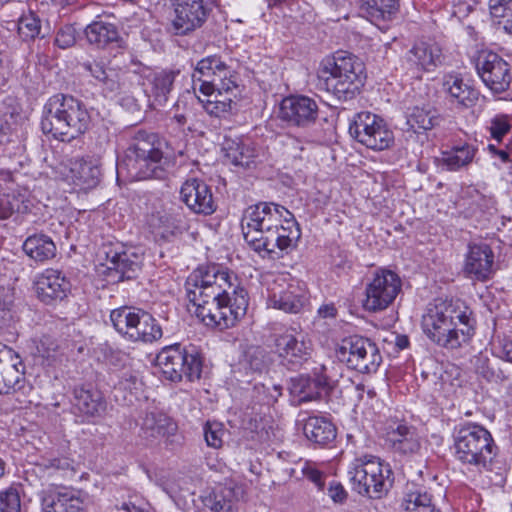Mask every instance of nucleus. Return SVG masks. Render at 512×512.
I'll return each mask as SVG.
<instances>
[{"label":"nucleus","mask_w":512,"mask_h":512,"mask_svg":"<svg viewBox=\"0 0 512 512\" xmlns=\"http://www.w3.org/2000/svg\"><path fill=\"white\" fill-rule=\"evenodd\" d=\"M245 241L257 253L279 258L296 247L301 231L294 215L284 206L260 202L249 206L242 217Z\"/></svg>","instance_id":"nucleus-1"},{"label":"nucleus","mask_w":512,"mask_h":512,"mask_svg":"<svg viewBox=\"0 0 512 512\" xmlns=\"http://www.w3.org/2000/svg\"><path fill=\"white\" fill-rule=\"evenodd\" d=\"M421 326L432 342L445 349L454 350L471 340L475 320L464 301L439 299L427 306Z\"/></svg>","instance_id":"nucleus-2"},{"label":"nucleus","mask_w":512,"mask_h":512,"mask_svg":"<svg viewBox=\"0 0 512 512\" xmlns=\"http://www.w3.org/2000/svg\"><path fill=\"white\" fill-rule=\"evenodd\" d=\"M188 300L200 298L228 301L241 297L249 303L248 292L235 272L221 264L199 265L185 282Z\"/></svg>","instance_id":"nucleus-3"},{"label":"nucleus","mask_w":512,"mask_h":512,"mask_svg":"<svg viewBox=\"0 0 512 512\" xmlns=\"http://www.w3.org/2000/svg\"><path fill=\"white\" fill-rule=\"evenodd\" d=\"M320 87L339 100L355 97L366 78L363 62L345 51L324 57L317 70Z\"/></svg>","instance_id":"nucleus-4"},{"label":"nucleus","mask_w":512,"mask_h":512,"mask_svg":"<svg viewBox=\"0 0 512 512\" xmlns=\"http://www.w3.org/2000/svg\"><path fill=\"white\" fill-rule=\"evenodd\" d=\"M90 115L82 101L71 95L51 96L43 108L41 129L61 141H71L89 127Z\"/></svg>","instance_id":"nucleus-5"},{"label":"nucleus","mask_w":512,"mask_h":512,"mask_svg":"<svg viewBox=\"0 0 512 512\" xmlns=\"http://www.w3.org/2000/svg\"><path fill=\"white\" fill-rule=\"evenodd\" d=\"M170 164L157 135L138 131L125 150L118 168L126 169L128 176L134 180L164 179Z\"/></svg>","instance_id":"nucleus-6"},{"label":"nucleus","mask_w":512,"mask_h":512,"mask_svg":"<svg viewBox=\"0 0 512 512\" xmlns=\"http://www.w3.org/2000/svg\"><path fill=\"white\" fill-rule=\"evenodd\" d=\"M452 436L457 461L480 472L492 470L498 448L484 426L472 422L459 424L455 426Z\"/></svg>","instance_id":"nucleus-7"},{"label":"nucleus","mask_w":512,"mask_h":512,"mask_svg":"<svg viewBox=\"0 0 512 512\" xmlns=\"http://www.w3.org/2000/svg\"><path fill=\"white\" fill-rule=\"evenodd\" d=\"M348 475L353 489L362 496L380 499L393 484V471L388 463L371 454L356 457Z\"/></svg>","instance_id":"nucleus-8"},{"label":"nucleus","mask_w":512,"mask_h":512,"mask_svg":"<svg viewBox=\"0 0 512 512\" xmlns=\"http://www.w3.org/2000/svg\"><path fill=\"white\" fill-rule=\"evenodd\" d=\"M156 365L166 380L180 382L186 378L192 382L200 379L203 363L195 347L177 343L161 349L156 357Z\"/></svg>","instance_id":"nucleus-9"},{"label":"nucleus","mask_w":512,"mask_h":512,"mask_svg":"<svg viewBox=\"0 0 512 512\" xmlns=\"http://www.w3.org/2000/svg\"><path fill=\"white\" fill-rule=\"evenodd\" d=\"M188 300L195 316L207 327L220 331L234 327L246 314L249 303L241 297L221 299Z\"/></svg>","instance_id":"nucleus-10"},{"label":"nucleus","mask_w":512,"mask_h":512,"mask_svg":"<svg viewBox=\"0 0 512 512\" xmlns=\"http://www.w3.org/2000/svg\"><path fill=\"white\" fill-rule=\"evenodd\" d=\"M349 134L360 144L375 151L386 150L394 142L393 132L386 122L368 111L359 112L353 117Z\"/></svg>","instance_id":"nucleus-11"},{"label":"nucleus","mask_w":512,"mask_h":512,"mask_svg":"<svg viewBox=\"0 0 512 512\" xmlns=\"http://www.w3.org/2000/svg\"><path fill=\"white\" fill-rule=\"evenodd\" d=\"M337 357L349 368L367 374L375 373L382 362L377 345L370 339L361 336L344 339L337 349Z\"/></svg>","instance_id":"nucleus-12"},{"label":"nucleus","mask_w":512,"mask_h":512,"mask_svg":"<svg viewBox=\"0 0 512 512\" xmlns=\"http://www.w3.org/2000/svg\"><path fill=\"white\" fill-rule=\"evenodd\" d=\"M213 0H170V27L175 35H188L201 28L213 11Z\"/></svg>","instance_id":"nucleus-13"},{"label":"nucleus","mask_w":512,"mask_h":512,"mask_svg":"<svg viewBox=\"0 0 512 512\" xmlns=\"http://www.w3.org/2000/svg\"><path fill=\"white\" fill-rule=\"evenodd\" d=\"M268 306L299 313L309 300L306 285L286 275H277L267 287Z\"/></svg>","instance_id":"nucleus-14"},{"label":"nucleus","mask_w":512,"mask_h":512,"mask_svg":"<svg viewBox=\"0 0 512 512\" xmlns=\"http://www.w3.org/2000/svg\"><path fill=\"white\" fill-rule=\"evenodd\" d=\"M402 282L400 277L388 269L377 270L365 287L364 308L369 312L382 311L388 308L400 293Z\"/></svg>","instance_id":"nucleus-15"},{"label":"nucleus","mask_w":512,"mask_h":512,"mask_svg":"<svg viewBox=\"0 0 512 512\" xmlns=\"http://www.w3.org/2000/svg\"><path fill=\"white\" fill-rule=\"evenodd\" d=\"M441 47L431 40L415 42L401 58V68L406 75L421 79L424 73L434 71L443 63Z\"/></svg>","instance_id":"nucleus-16"},{"label":"nucleus","mask_w":512,"mask_h":512,"mask_svg":"<svg viewBox=\"0 0 512 512\" xmlns=\"http://www.w3.org/2000/svg\"><path fill=\"white\" fill-rule=\"evenodd\" d=\"M192 77L194 90L198 83H216L217 87L225 91L238 87V73L217 54L199 60Z\"/></svg>","instance_id":"nucleus-17"},{"label":"nucleus","mask_w":512,"mask_h":512,"mask_svg":"<svg viewBox=\"0 0 512 512\" xmlns=\"http://www.w3.org/2000/svg\"><path fill=\"white\" fill-rule=\"evenodd\" d=\"M476 70L485 86L493 93H502L510 87V65L497 53L481 51L476 59Z\"/></svg>","instance_id":"nucleus-18"},{"label":"nucleus","mask_w":512,"mask_h":512,"mask_svg":"<svg viewBox=\"0 0 512 512\" xmlns=\"http://www.w3.org/2000/svg\"><path fill=\"white\" fill-rule=\"evenodd\" d=\"M275 349L283 365L289 369L300 368L312 354V342L307 335L285 331L275 338Z\"/></svg>","instance_id":"nucleus-19"},{"label":"nucleus","mask_w":512,"mask_h":512,"mask_svg":"<svg viewBox=\"0 0 512 512\" xmlns=\"http://www.w3.org/2000/svg\"><path fill=\"white\" fill-rule=\"evenodd\" d=\"M317 102L308 96L291 95L280 103L279 117L290 126L307 128L318 119Z\"/></svg>","instance_id":"nucleus-20"},{"label":"nucleus","mask_w":512,"mask_h":512,"mask_svg":"<svg viewBox=\"0 0 512 512\" xmlns=\"http://www.w3.org/2000/svg\"><path fill=\"white\" fill-rule=\"evenodd\" d=\"M385 441L394 454L409 458L418 455L422 446L418 429L406 421H395L389 424Z\"/></svg>","instance_id":"nucleus-21"},{"label":"nucleus","mask_w":512,"mask_h":512,"mask_svg":"<svg viewBox=\"0 0 512 512\" xmlns=\"http://www.w3.org/2000/svg\"><path fill=\"white\" fill-rule=\"evenodd\" d=\"M61 178L80 190H89L100 182V166L92 160L70 159L58 167Z\"/></svg>","instance_id":"nucleus-22"},{"label":"nucleus","mask_w":512,"mask_h":512,"mask_svg":"<svg viewBox=\"0 0 512 512\" xmlns=\"http://www.w3.org/2000/svg\"><path fill=\"white\" fill-rule=\"evenodd\" d=\"M104 255L108 276L117 281L133 279L141 269L142 259L134 253L128 251H119L112 246H104L100 255Z\"/></svg>","instance_id":"nucleus-23"},{"label":"nucleus","mask_w":512,"mask_h":512,"mask_svg":"<svg viewBox=\"0 0 512 512\" xmlns=\"http://www.w3.org/2000/svg\"><path fill=\"white\" fill-rule=\"evenodd\" d=\"M180 198L194 213L210 215L216 210L211 188L201 179L186 180L181 187Z\"/></svg>","instance_id":"nucleus-24"},{"label":"nucleus","mask_w":512,"mask_h":512,"mask_svg":"<svg viewBox=\"0 0 512 512\" xmlns=\"http://www.w3.org/2000/svg\"><path fill=\"white\" fill-rule=\"evenodd\" d=\"M198 89L203 98H197L209 115L221 118L231 113L235 104L233 101V91L235 89L225 91L217 87L216 83H211V85L202 83Z\"/></svg>","instance_id":"nucleus-25"},{"label":"nucleus","mask_w":512,"mask_h":512,"mask_svg":"<svg viewBox=\"0 0 512 512\" xmlns=\"http://www.w3.org/2000/svg\"><path fill=\"white\" fill-rule=\"evenodd\" d=\"M38 298L45 304L63 300L70 291V282L58 270L46 269L35 281Z\"/></svg>","instance_id":"nucleus-26"},{"label":"nucleus","mask_w":512,"mask_h":512,"mask_svg":"<svg viewBox=\"0 0 512 512\" xmlns=\"http://www.w3.org/2000/svg\"><path fill=\"white\" fill-rule=\"evenodd\" d=\"M493 261L494 254L488 245H470L464 269L470 277L484 281L492 273Z\"/></svg>","instance_id":"nucleus-27"},{"label":"nucleus","mask_w":512,"mask_h":512,"mask_svg":"<svg viewBox=\"0 0 512 512\" xmlns=\"http://www.w3.org/2000/svg\"><path fill=\"white\" fill-rule=\"evenodd\" d=\"M477 150L473 144H457L442 151L436 158V163L442 170L456 172L467 168L473 162Z\"/></svg>","instance_id":"nucleus-28"},{"label":"nucleus","mask_w":512,"mask_h":512,"mask_svg":"<svg viewBox=\"0 0 512 512\" xmlns=\"http://www.w3.org/2000/svg\"><path fill=\"white\" fill-rule=\"evenodd\" d=\"M222 150L228 162L242 167H248L258 155L256 145L249 138H225Z\"/></svg>","instance_id":"nucleus-29"},{"label":"nucleus","mask_w":512,"mask_h":512,"mask_svg":"<svg viewBox=\"0 0 512 512\" xmlns=\"http://www.w3.org/2000/svg\"><path fill=\"white\" fill-rule=\"evenodd\" d=\"M148 226L156 238L169 239L171 236L182 233L187 228L186 221L181 213L151 214L148 219Z\"/></svg>","instance_id":"nucleus-30"},{"label":"nucleus","mask_w":512,"mask_h":512,"mask_svg":"<svg viewBox=\"0 0 512 512\" xmlns=\"http://www.w3.org/2000/svg\"><path fill=\"white\" fill-rule=\"evenodd\" d=\"M76 409L87 417H101L106 412L107 403L97 389L77 388L74 391Z\"/></svg>","instance_id":"nucleus-31"},{"label":"nucleus","mask_w":512,"mask_h":512,"mask_svg":"<svg viewBox=\"0 0 512 512\" xmlns=\"http://www.w3.org/2000/svg\"><path fill=\"white\" fill-rule=\"evenodd\" d=\"M102 87L103 93L108 96L117 93L121 88L119 74L113 68L107 67L104 62L88 60L81 64Z\"/></svg>","instance_id":"nucleus-32"},{"label":"nucleus","mask_w":512,"mask_h":512,"mask_svg":"<svg viewBox=\"0 0 512 512\" xmlns=\"http://www.w3.org/2000/svg\"><path fill=\"white\" fill-rule=\"evenodd\" d=\"M178 72L162 70L155 72L148 78L146 92L153 99V104L162 106L168 100V95L173 89V84Z\"/></svg>","instance_id":"nucleus-33"},{"label":"nucleus","mask_w":512,"mask_h":512,"mask_svg":"<svg viewBox=\"0 0 512 512\" xmlns=\"http://www.w3.org/2000/svg\"><path fill=\"white\" fill-rule=\"evenodd\" d=\"M306 438L317 445H327L336 437V428L333 423L325 417L310 416L303 427Z\"/></svg>","instance_id":"nucleus-34"},{"label":"nucleus","mask_w":512,"mask_h":512,"mask_svg":"<svg viewBox=\"0 0 512 512\" xmlns=\"http://www.w3.org/2000/svg\"><path fill=\"white\" fill-rule=\"evenodd\" d=\"M443 89L451 99L465 107H470L478 100L479 93L458 75L448 74L443 78Z\"/></svg>","instance_id":"nucleus-35"},{"label":"nucleus","mask_w":512,"mask_h":512,"mask_svg":"<svg viewBox=\"0 0 512 512\" xmlns=\"http://www.w3.org/2000/svg\"><path fill=\"white\" fill-rule=\"evenodd\" d=\"M25 385V365L21 360L11 364H0V394L23 390Z\"/></svg>","instance_id":"nucleus-36"},{"label":"nucleus","mask_w":512,"mask_h":512,"mask_svg":"<svg viewBox=\"0 0 512 512\" xmlns=\"http://www.w3.org/2000/svg\"><path fill=\"white\" fill-rule=\"evenodd\" d=\"M407 125L415 133L427 131L441 122L438 111L430 105L414 106L407 111Z\"/></svg>","instance_id":"nucleus-37"},{"label":"nucleus","mask_w":512,"mask_h":512,"mask_svg":"<svg viewBox=\"0 0 512 512\" xmlns=\"http://www.w3.org/2000/svg\"><path fill=\"white\" fill-rule=\"evenodd\" d=\"M33 201L28 190L23 189L0 197V219L10 218L14 213L26 214L31 211Z\"/></svg>","instance_id":"nucleus-38"},{"label":"nucleus","mask_w":512,"mask_h":512,"mask_svg":"<svg viewBox=\"0 0 512 512\" xmlns=\"http://www.w3.org/2000/svg\"><path fill=\"white\" fill-rule=\"evenodd\" d=\"M23 251L31 259L37 262H44L55 256L56 246L49 236L34 234L24 241Z\"/></svg>","instance_id":"nucleus-39"},{"label":"nucleus","mask_w":512,"mask_h":512,"mask_svg":"<svg viewBox=\"0 0 512 512\" xmlns=\"http://www.w3.org/2000/svg\"><path fill=\"white\" fill-rule=\"evenodd\" d=\"M400 512H439L432 502V495L421 487L409 489L400 504Z\"/></svg>","instance_id":"nucleus-40"},{"label":"nucleus","mask_w":512,"mask_h":512,"mask_svg":"<svg viewBox=\"0 0 512 512\" xmlns=\"http://www.w3.org/2000/svg\"><path fill=\"white\" fill-rule=\"evenodd\" d=\"M88 42L98 48H105L117 43L120 39L119 32L114 24L102 21L93 22L85 29Z\"/></svg>","instance_id":"nucleus-41"},{"label":"nucleus","mask_w":512,"mask_h":512,"mask_svg":"<svg viewBox=\"0 0 512 512\" xmlns=\"http://www.w3.org/2000/svg\"><path fill=\"white\" fill-rule=\"evenodd\" d=\"M162 336L163 331L157 320L151 314L142 310L130 340L134 342L153 343L160 340Z\"/></svg>","instance_id":"nucleus-42"},{"label":"nucleus","mask_w":512,"mask_h":512,"mask_svg":"<svg viewBox=\"0 0 512 512\" xmlns=\"http://www.w3.org/2000/svg\"><path fill=\"white\" fill-rule=\"evenodd\" d=\"M141 312L140 308L122 306L111 311L110 320L115 330L130 340Z\"/></svg>","instance_id":"nucleus-43"},{"label":"nucleus","mask_w":512,"mask_h":512,"mask_svg":"<svg viewBox=\"0 0 512 512\" xmlns=\"http://www.w3.org/2000/svg\"><path fill=\"white\" fill-rule=\"evenodd\" d=\"M142 382L133 375L123 377L114 387L113 397L122 406H132L139 400Z\"/></svg>","instance_id":"nucleus-44"},{"label":"nucleus","mask_w":512,"mask_h":512,"mask_svg":"<svg viewBox=\"0 0 512 512\" xmlns=\"http://www.w3.org/2000/svg\"><path fill=\"white\" fill-rule=\"evenodd\" d=\"M290 393L299 402L315 401L325 396L310 374L293 378L290 384Z\"/></svg>","instance_id":"nucleus-45"},{"label":"nucleus","mask_w":512,"mask_h":512,"mask_svg":"<svg viewBox=\"0 0 512 512\" xmlns=\"http://www.w3.org/2000/svg\"><path fill=\"white\" fill-rule=\"evenodd\" d=\"M175 429V424L163 413L149 412L142 419L141 431L146 438L165 436Z\"/></svg>","instance_id":"nucleus-46"},{"label":"nucleus","mask_w":512,"mask_h":512,"mask_svg":"<svg viewBox=\"0 0 512 512\" xmlns=\"http://www.w3.org/2000/svg\"><path fill=\"white\" fill-rule=\"evenodd\" d=\"M311 377L318 384L325 396L329 395L337 386L341 377L340 367L331 362L328 365L318 364L312 368Z\"/></svg>","instance_id":"nucleus-47"},{"label":"nucleus","mask_w":512,"mask_h":512,"mask_svg":"<svg viewBox=\"0 0 512 512\" xmlns=\"http://www.w3.org/2000/svg\"><path fill=\"white\" fill-rule=\"evenodd\" d=\"M42 509L44 512H79L80 502L67 493H43Z\"/></svg>","instance_id":"nucleus-48"},{"label":"nucleus","mask_w":512,"mask_h":512,"mask_svg":"<svg viewBox=\"0 0 512 512\" xmlns=\"http://www.w3.org/2000/svg\"><path fill=\"white\" fill-rule=\"evenodd\" d=\"M375 19L390 20L399 9V0H362Z\"/></svg>","instance_id":"nucleus-49"},{"label":"nucleus","mask_w":512,"mask_h":512,"mask_svg":"<svg viewBox=\"0 0 512 512\" xmlns=\"http://www.w3.org/2000/svg\"><path fill=\"white\" fill-rule=\"evenodd\" d=\"M471 363L475 373L488 382H498L505 379L501 370H495L491 366L490 359L486 354H477L472 358Z\"/></svg>","instance_id":"nucleus-50"},{"label":"nucleus","mask_w":512,"mask_h":512,"mask_svg":"<svg viewBox=\"0 0 512 512\" xmlns=\"http://www.w3.org/2000/svg\"><path fill=\"white\" fill-rule=\"evenodd\" d=\"M17 30L22 40H33L40 34V19L33 13L24 14L18 20Z\"/></svg>","instance_id":"nucleus-51"},{"label":"nucleus","mask_w":512,"mask_h":512,"mask_svg":"<svg viewBox=\"0 0 512 512\" xmlns=\"http://www.w3.org/2000/svg\"><path fill=\"white\" fill-rule=\"evenodd\" d=\"M282 388L279 385L266 386L265 384H255L252 391V398L260 405H271L282 394Z\"/></svg>","instance_id":"nucleus-52"},{"label":"nucleus","mask_w":512,"mask_h":512,"mask_svg":"<svg viewBox=\"0 0 512 512\" xmlns=\"http://www.w3.org/2000/svg\"><path fill=\"white\" fill-rule=\"evenodd\" d=\"M245 430L250 431L253 435L251 438L258 442H267L270 439L267 428V420L262 417H249L244 420Z\"/></svg>","instance_id":"nucleus-53"},{"label":"nucleus","mask_w":512,"mask_h":512,"mask_svg":"<svg viewBox=\"0 0 512 512\" xmlns=\"http://www.w3.org/2000/svg\"><path fill=\"white\" fill-rule=\"evenodd\" d=\"M230 489H222L216 492L210 499V508L215 512H235V501L232 499Z\"/></svg>","instance_id":"nucleus-54"},{"label":"nucleus","mask_w":512,"mask_h":512,"mask_svg":"<svg viewBox=\"0 0 512 512\" xmlns=\"http://www.w3.org/2000/svg\"><path fill=\"white\" fill-rule=\"evenodd\" d=\"M21 499L18 491L8 488L0 491V512H20Z\"/></svg>","instance_id":"nucleus-55"},{"label":"nucleus","mask_w":512,"mask_h":512,"mask_svg":"<svg viewBox=\"0 0 512 512\" xmlns=\"http://www.w3.org/2000/svg\"><path fill=\"white\" fill-rule=\"evenodd\" d=\"M245 363L254 372H261L267 366L265 351L260 347H251L245 354Z\"/></svg>","instance_id":"nucleus-56"},{"label":"nucleus","mask_w":512,"mask_h":512,"mask_svg":"<svg viewBox=\"0 0 512 512\" xmlns=\"http://www.w3.org/2000/svg\"><path fill=\"white\" fill-rule=\"evenodd\" d=\"M510 128L511 125L507 115L499 114L490 120L489 131L491 137L497 142L502 140L504 135L509 132Z\"/></svg>","instance_id":"nucleus-57"},{"label":"nucleus","mask_w":512,"mask_h":512,"mask_svg":"<svg viewBox=\"0 0 512 512\" xmlns=\"http://www.w3.org/2000/svg\"><path fill=\"white\" fill-rule=\"evenodd\" d=\"M224 430L221 424L216 422H207L204 426V437L208 446L213 448L221 447Z\"/></svg>","instance_id":"nucleus-58"},{"label":"nucleus","mask_w":512,"mask_h":512,"mask_svg":"<svg viewBox=\"0 0 512 512\" xmlns=\"http://www.w3.org/2000/svg\"><path fill=\"white\" fill-rule=\"evenodd\" d=\"M76 42V29L72 25L63 26L57 33L55 44L62 49L72 47Z\"/></svg>","instance_id":"nucleus-59"},{"label":"nucleus","mask_w":512,"mask_h":512,"mask_svg":"<svg viewBox=\"0 0 512 512\" xmlns=\"http://www.w3.org/2000/svg\"><path fill=\"white\" fill-rule=\"evenodd\" d=\"M15 124L14 115L10 112H0V144L7 141Z\"/></svg>","instance_id":"nucleus-60"},{"label":"nucleus","mask_w":512,"mask_h":512,"mask_svg":"<svg viewBox=\"0 0 512 512\" xmlns=\"http://www.w3.org/2000/svg\"><path fill=\"white\" fill-rule=\"evenodd\" d=\"M489 7L495 16H512V0H490Z\"/></svg>","instance_id":"nucleus-61"},{"label":"nucleus","mask_w":512,"mask_h":512,"mask_svg":"<svg viewBox=\"0 0 512 512\" xmlns=\"http://www.w3.org/2000/svg\"><path fill=\"white\" fill-rule=\"evenodd\" d=\"M303 475L319 488L323 486V474L312 463L305 462L302 467Z\"/></svg>","instance_id":"nucleus-62"},{"label":"nucleus","mask_w":512,"mask_h":512,"mask_svg":"<svg viewBox=\"0 0 512 512\" xmlns=\"http://www.w3.org/2000/svg\"><path fill=\"white\" fill-rule=\"evenodd\" d=\"M328 496L335 503H343L347 498V492L340 482L332 481L328 487Z\"/></svg>","instance_id":"nucleus-63"},{"label":"nucleus","mask_w":512,"mask_h":512,"mask_svg":"<svg viewBox=\"0 0 512 512\" xmlns=\"http://www.w3.org/2000/svg\"><path fill=\"white\" fill-rule=\"evenodd\" d=\"M499 356L512 363V338H505L502 341Z\"/></svg>","instance_id":"nucleus-64"}]
</instances>
